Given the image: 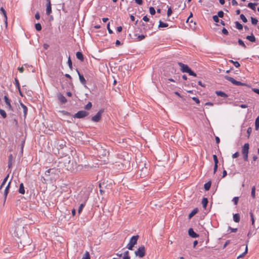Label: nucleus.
Segmentation results:
<instances>
[{
    "instance_id": "f257e3e1",
    "label": "nucleus",
    "mask_w": 259,
    "mask_h": 259,
    "mask_svg": "<svg viewBox=\"0 0 259 259\" xmlns=\"http://www.w3.org/2000/svg\"><path fill=\"white\" fill-rule=\"evenodd\" d=\"M178 65L181 67V70L183 72H186L188 73L190 75H192L195 77L196 76V74L192 71L187 65L184 64L181 62H179Z\"/></svg>"
},
{
    "instance_id": "f03ea898",
    "label": "nucleus",
    "mask_w": 259,
    "mask_h": 259,
    "mask_svg": "<svg viewBox=\"0 0 259 259\" xmlns=\"http://www.w3.org/2000/svg\"><path fill=\"white\" fill-rule=\"evenodd\" d=\"M136 256L140 258L143 257L146 254V248L144 245L140 246L137 250L135 251Z\"/></svg>"
},
{
    "instance_id": "7ed1b4c3",
    "label": "nucleus",
    "mask_w": 259,
    "mask_h": 259,
    "mask_svg": "<svg viewBox=\"0 0 259 259\" xmlns=\"http://www.w3.org/2000/svg\"><path fill=\"white\" fill-rule=\"evenodd\" d=\"M249 144L248 143H245L242 148V154L243 156V159L244 161L248 160V154L249 152Z\"/></svg>"
},
{
    "instance_id": "20e7f679",
    "label": "nucleus",
    "mask_w": 259,
    "mask_h": 259,
    "mask_svg": "<svg viewBox=\"0 0 259 259\" xmlns=\"http://www.w3.org/2000/svg\"><path fill=\"white\" fill-rule=\"evenodd\" d=\"M224 77L226 80L230 81L231 83H232L234 85H241V86L246 85V83H242L240 81H237L234 78H233L231 77H230L229 76L226 75Z\"/></svg>"
},
{
    "instance_id": "39448f33",
    "label": "nucleus",
    "mask_w": 259,
    "mask_h": 259,
    "mask_svg": "<svg viewBox=\"0 0 259 259\" xmlns=\"http://www.w3.org/2000/svg\"><path fill=\"white\" fill-rule=\"evenodd\" d=\"M103 112V109H101L95 116L92 117V120L94 122H99L101 119L102 114Z\"/></svg>"
},
{
    "instance_id": "423d86ee",
    "label": "nucleus",
    "mask_w": 259,
    "mask_h": 259,
    "mask_svg": "<svg viewBox=\"0 0 259 259\" xmlns=\"http://www.w3.org/2000/svg\"><path fill=\"white\" fill-rule=\"evenodd\" d=\"M78 198L79 202H82L83 203H85L89 197L88 195L84 192H80L78 194Z\"/></svg>"
},
{
    "instance_id": "0eeeda50",
    "label": "nucleus",
    "mask_w": 259,
    "mask_h": 259,
    "mask_svg": "<svg viewBox=\"0 0 259 259\" xmlns=\"http://www.w3.org/2000/svg\"><path fill=\"white\" fill-rule=\"evenodd\" d=\"M89 114L88 112L87 111L81 110L77 112L74 115V117L77 118H83L87 116H88Z\"/></svg>"
},
{
    "instance_id": "6e6552de",
    "label": "nucleus",
    "mask_w": 259,
    "mask_h": 259,
    "mask_svg": "<svg viewBox=\"0 0 259 259\" xmlns=\"http://www.w3.org/2000/svg\"><path fill=\"white\" fill-rule=\"evenodd\" d=\"M4 99L7 105L6 108L10 111H13V107L11 104V100L9 99L7 96H5Z\"/></svg>"
},
{
    "instance_id": "1a4fd4ad",
    "label": "nucleus",
    "mask_w": 259,
    "mask_h": 259,
    "mask_svg": "<svg viewBox=\"0 0 259 259\" xmlns=\"http://www.w3.org/2000/svg\"><path fill=\"white\" fill-rule=\"evenodd\" d=\"M0 11L4 16V21L6 27L7 28V26H8V17L7 16L6 12L3 7H2L1 8Z\"/></svg>"
},
{
    "instance_id": "9d476101",
    "label": "nucleus",
    "mask_w": 259,
    "mask_h": 259,
    "mask_svg": "<svg viewBox=\"0 0 259 259\" xmlns=\"http://www.w3.org/2000/svg\"><path fill=\"white\" fill-rule=\"evenodd\" d=\"M139 237L138 235L132 236L131 237V238L130 239L129 243L135 246L137 243V241L139 239Z\"/></svg>"
},
{
    "instance_id": "9b49d317",
    "label": "nucleus",
    "mask_w": 259,
    "mask_h": 259,
    "mask_svg": "<svg viewBox=\"0 0 259 259\" xmlns=\"http://www.w3.org/2000/svg\"><path fill=\"white\" fill-rule=\"evenodd\" d=\"M188 234L192 238H196L199 236V235L196 233L193 229L190 228L188 230Z\"/></svg>"
},
{
    "instance_id": "f8f14e48",
    "label": "nucleus",
    "mask_w": 259,
    "mask_h": 259,
    "mask_svg": "<svg viewBox=\"0 0 259 259\" xmlns=\"http://www.w3.org/2000/svg\"><path fill=\"white\" fill-rule=\"evenodd\" d=\"M58 100L60 101L61 103L64 104L66 103L67 100L66 98L61 94H59L57 96Z\"/></svg>"
},
{
    "instance_id": "ddd939ff",
    "label": "nucleus",
    "mask_w": 259,
    "mask_h": 259,
    "mask_svg": "<svg viewBox=\"0 0 259 259\" xmlns=\"http://www.w3.org/2000/svg\"><path fill=\"white\" fill-rule=\"evenodd\" d=\"M10 184H11V182H9L5 189V191H4V199H5V200H6L8 194L9 193V188L10 187Z\"/></svg>"
},
{
    "instance_id": "4468645a",
    "label": "nucleus",
    "mask_w": 259,
    "mask_h": 259,
    "mask_svg": "<svg viewBox=\"0 0 259 259\" xmlns=\"http://www.w3.org/2000/svg\"><path fill=\"white\" fill-rule=\"evenodd\" d=\"M77 73L78 74V76H79V80L81 82V83L82 84H85L86 83V80L85 79H84L83 75L81 74L77 70Z\"/></svg>"
},
{
    "instance_id": "2eb2a0df",
    "label": "nucleus",
    "mask_w": 259,
    "mask_h": 259,
    "mask_svg": "<svg viewBox=\"0 0 259 259\" xmlns=\"http://www.w3.org/2000/svg\"><path fill=\"white\" fill-rule=\"evenodd\" d=\"M51 13H52L51 4V3H47V9H46V14L49 15Z\"/></svg>"
},
{
    "instance_id": "dca6fc26",
    "label": "nucleus",
    "mask_w": 259,
    "mask_h": 259,
    "mask_svg": "<svg viewBox=\"0 0 259 259\" xmlns=\"http://www.w3.org/2000/svg\"><path fill=\"white\" fill-rule=\"evenodd\" d=\"M76 58L81 61L84 60L83 55L80 52H77L76 54Z\"/></svg>"
},
{
    "instance_id": "f3484780",
    "label": "nucleus",
    "mask_w": 259,
    "mask_h": 259,
    "mask_svg": "<svg viewBox=\"0 0 259 259\" xmlns=\"http://www.w3.org/2000/svg\"><path fill=\"white\" fill-rule=\"evenodd\" d=\"M198 208H195L194 209L191 213L188 215V219H191L197 212H198Z\"/></svg>"
},
{
    "instance_id": "a211bd4d",
    "label": "nucleus",
    "mask_w": 259,
    "mask_h": 259,
    "mask_svg": "<svg viewBox=\"0 0 259 259\" xmlns=\"http://www.w3.org/2000/svg\"><path fill=\"white\" fill-rule=\"evenodd\" d=\"M20 105H21V107L23 109V112L24 116L25 117L26 115H27V108L23 103H21Z\"/></svg>"
},
{
    "instance_id": "6ab92c4d",
    "label": "nucleus",
    "mask_w": 259,
    "mask_h": 259,
    "mask_svg": "<svg viewBox=\"0 0 259 259\" xmlns=\"http://www.w3.org/2000/svg\"><path fill=\"white\" fill-rule=\"evenodd\" d=\"M135 36H137V37L136 38V41H141V40H143L144 39H145L146 37V35H145L144 34H141V35H137V34H135Z\"/></svg>"
},
{
    "instance_id": "aec40b11",
    "label": "nucleus",
    "mask_w": 259,
    "mask_h": 259,
    "mask_svg": "<svg viewBox=\"0 0 259 259\" xmlns=\"http://www.w3.org/2000/svg\"><path fill=\"white\" fill-rule=\"evenodd\" d=\"M257 5L256 3H249L247 5V7L253 11H255V6Z\"/></svg>"
},
{
    "instance_id": "412c9836",
    "label": "nucleus",
    "mask_w": 259,
    "mask_h": 259,
    "mask_svg": "<svg viewBox=\"0 0 259 259\" xmlns=\"http://www.w3.org/2000/svg\"><path fill=\"white\" fill-rule=\"evenodd\" d=\"M19 192L21 194H24L25 193V189L23 183H21L20 185Z\"/></svg>"
},
{
    "instance_id": "4be33fe9",
    "label": "nucleus",
    "mask_w": 259,
    "mask_h": 259,
    "mask_svg": "<svg viewBox=\"0 0 259 259\" xmlns=\"http://www.w3.org/2000/svg\"><path fill=\"white\" fill-rule=\"evenodd\" d=\"M122 259H131L128 251H125L123 253Z\"/></svg>"
},
{
    "instance_id": "5701e85b",
    "label": "nucleus",
    "mask_w": 259,
    "mask_h": 259,
    "mask_svg": "<svg viewBox=\"0 0 259 259\" xmlns=\"http://www.w3.org/2000/svg\"><path fill=\"white\" fill-rule=\"evenodd\" d=\"M233 220L236 223H238L240 221V215L238 213L234 214Z\"/></svg>"
},
{
    "instance_id": "b1692460",
    "label": "nucleus",
    "mask_w": 259,
    "mask_h": 259,
    "mask_svg": "<svg viewBox=\"0 0 259 259\" xmlns=\"http://www.w3.org/2000/svg\"><path fill=\"white\" fill-rule=\"evenodd\" d=\"M215 93L218 96L221 97L226 98L227 97V95L222 91H217Z\"/></svg>"
},
{
    "instance_id": "393cba45",
    "label": "nucleus",
    "mask_w": 259,
    "mask_h": 259,
    "mask_svg": "<svg viewBox=\"0 0 259 259\" xmlns=\"http://www.w3.org/2000/svg\"><path fill=\"white\" fill-rule=\"evenodd\" d=\"M246 38L251 42L255 41V37L253 34L247 36Z\"/></svg>"
},
{
    "instance_id": "a878e982",
    "label": "nucleus",
    "mask_w": 259,
    "mask_h": 259,
    "mask_svg": "<svg viewBox=\"0 0 259 259\" xmlns=\"http://www.w3.org/2000/svg\"><path fill=\"white\" fill-rule=\"evenodd\" d=\"M259 128V116L256 118L255 121V129L257 131Z\"/></svg>"
},
{
    "instance_id": "bb28decb",
    "label": "nucleus",
    "mask_w": 259,
    "mask_h": 259,
    "mask_svg": "<svg viewBox=\"0 0 259 259\" xmlns=\"http://www.w3.org/2000/svg\"><path fill=\"white\" fill-rule=\"evenodd\" d=\"M210 187H211V182H208L207 183H205L204 186V188L206 191L209 190Z\"/></svg>"
},
{
    "instance_id": "cd10ccee",
    "label": "nucleus",
    "mask_w": 259,
    "mask_h": 259,
    "mask_svg": "<svg viewBox=\"0 0 259 259\" xmlns=\"http://www.w3.org/2000/svg\"><path fill=\"white\" fill-rule=\"evenodd\" d=\"M202 204L203 205V207L204 208H205L207 203H208V200L206 198H203L202 200Z\"/></svg>"
},
{
    "instance_id": "c85d7f7f",
    "label": "nucleus",
    "mask_w": 259,
    "mask_h": 259,
    "mask_svg": "<svg viewBox=\"0 0 259 259\" xmlns=\"http://www.w3.org/2000/svg\"><path fill=\"white\" fill-rule=\"evenodd\" d=\"M247 251H248V247H247V244H246V247H245V251L243 253H242L241 254H240L237 257V258H241V257H242L244 256L247 253Z\"/></svg>"
},
{
    "instance_id": "c756f323",
    "label": "nucleus",
    "mask_w": 259,
    "mask_h": 259,
    "mask_svg": "<svg viewBox=\"0 0 259 259\" xmlns=\"http://www.w3.org/2000/svg\"><path fill=\"white\" fill-rule=\"evenodd\" d=\"M168 25L167 23H163L161 21H159V27H168Z\"/></svg>"
},
{
    "instance_id": "7c9ffc66",
    "label": "nucleus",
    "mask_w": 259,
    "mask_h": 259,
    "mask_svg": "<svg viewBox=\"0 0 259 259\" xmlns=\"http://www.w3.org/2000/svg\"><path fill=\"white\" fill-rule=\"evenodd\" d=\"M255 187L253 186L251 188V195L253 198H255Z\"/></svg>"
},
{
    "instance_id": "2f4dec72",
    "label": "nucleus",
    "mask_w": 259,
    "mask_h": 259,
    "mask_svg": "<svg viewBox=\"0 0 259 259\" xmlns=\"http://www.w3.org/2000/svg\"><path fill=\"white\" fill-rule=\"evenodd\" d=\"M235 25H236V28H237L239 30H242L243 28V26L242 25V24H241L238 21H236L235 22Z\"/></svg>"
},
{
    "instance_id": "473e14b6",
    "label": "nucleus",
    "mask_w": 259,
    "mask_h": 259,
    "mask_svg": "<svg viewBox=\"0 0 259 259\" xmlns=\"http://www.w3.org/2000/svg\"><path fill=\"white\" fill-rule=\"evenodd\" d=\"M0 114L4 118H5L7 117V114L5 111L3 109H0Z\"/></svg>"
},
{
    "instance_id": "72a5a7b5",
    "label": "nucleus",
    "mask_w": 259,
    "mask_h": 259,
    "mask_svg": "<svg viewBox=\"0 0 259 259\" xmlns=\"http://www.w3.org/2000/svg\"><path fill=\"white\" fill-rule=\"evenodd\" d=\"M82 259H90V255L88 251H86Z\"/></svg>"
},
{
    "instance_id": "f704fd0d",
    "label": "nucleus",
    "mask_w": 259,
    "mask_h": 259,
    "mask_svg": "<svg viewBox=\"0 0 259 259\" xmlns=\"http://www.w3.org/2000/svg\"><path fill=\"white\" fill-rule=\"evenodd\" d=\"M229 61H230V62H231L232 63H233V65H234L236 67H237V68L239 67H240V63H239L238 62H237V61H233V60H230Z\"/></svg>"
},
{
    "instance_id": "c9c22d12",
    "label": "nucleus",
    "mask_w": 259,
    "mask_h": 259,
    "mask_svg": "<svg viewBox=\"0 0 259 259\" xmlns=\"http://www.w3.org/2000/svg\"><path fill=\"white\" fill-rule=\"evenodd\" d=\"M15 83L17 89L18 90V91H20V85L18 80L16 78L15 79Z\"/></svg>"
},
{
    "instance_id": "e433bc0d",
    "label": "nucleus",
    "mask_w": 259,
    "mask_h": 259,
    "mask_svg": "<svg viewBox=\"0 0 259 259\" xmlns=\"http://www.w3.org/2000/svg\"><path fill=\"white\" fill-rule=\"evenodd\" d=\"M35 28L37 31H40L41 30V26L40 23H38L35 25Z\"/></svg>"
},
{
    "instance_id": "4c0bfd02",
    "label": "nucleus",
    "mask_w": 259,
    "mask_h": 259,
    "mask_svg": "<svg viewBox=\"0 0 259 259\" xmlns=\"http://www.w3.org/2000/svg\"><path fill=\"white\" fill-rule=\"evenodd\" d=\"M13 158V156L12 154H10L9 156V162H8V166L10 167L12 166V160Z\"/></svg>"
},
{
    "instance_id": "58836bf2",
    "label": "nucleus",
    "mask_w": 259,
    "mask_h": 259,
    "mask_svg": "<svg viewBox=\"0 0 259 259\" xmlns=\"http://www.w3.org/2000/svg\"><path fill=\"white\" fill-rule=\"evenodd\" d=\"M85 203H82L81 204H80L79 208H78V213H80V212H81L83 207L85 205Z\"/></svg>"
},
{
    "instance_id": "ea45409f",
    "label": "nucleus",
    "mask_w": 259,
    "mask_h": 259,
    "mask_svg": "<svg viewBox=\"0 0 259 259\" xmlns=\"http://www.w3.org/2000/svg\"><path fill=\"white\" fill-rule=\"evenodd\" d=\"M251 20L252 24L254 25H256L258 22V20L256 18L252 17H251Z\"/></svg>"
},
{
    "instance_id": "a19ab883",
    "label": "nucleus",
    "mask_w": 259,
    "mask_h": 259,
    "mask_svg": "<svg viewBox=\"0 0 259 259\" xmlns=\"http://www.w3.org/2000/svg\"><path fill=\"white\" fill-rule=\"evenodd\" d=\"M240 17L243 22L246 23L247 22L246 18L243 14H241Z\"/></svg>"
},
{
    "instance_id": "79ce46f5",
    "label": "nucleus",
    "mask_w": 259,
    "mask_h": 259,
    "mask_svg": "<svg viewBox=\"0 0 259 259\" xmlns=\"http://www.w3.org/2000/svg\"><path fill=\"white\" fill-rule=\"evenodd\" d=\"M250 218H251L252 225L254 226L255 220H254V216H253V213L250 212Z\"/></svg>"
},
{
    "instance_id": "37998d69",
    "label": "nucleus",
    "mask_w": 259,
    "mask_h": 259,
    "mask_svg": "<svg viewBox=\"0 0 259 259\" xmlns=\"http://www.w3.org/2000/svg\"><path fill=\"white\" fill-rule=\"evenodd\" d=\"M92 104L91 102H89L85 106L84 108L87 110H89L91 108Z\"/></svg>"
},
{
    "instance_id": "c03bdc74",
    "label": "nucleus",
    "mask_w": 259,
    "mask_h": 259,
    "mask_svg": "<svg viewBox=\"0 0 259 259\" xmlns=\"http://www.w3.org/2000/svg\"><path fill=\"white\" fill-rule=\"evenodd\" d=\"M149 12L151 15H154L155 14V10L154 8L152 7H150Z\"/></svg>"
},
{
    "instance_id": "a18cd8bd",
    "label": "nucleus",
    "mask_w": 259,
    "mask_h": 259,
    "mask_svg": "<svg viewBox=\"0 0 259 259\" xmlns=\"http://www.w3.org/2000/svg\"><path fill=\"white\" fill-rule=\"evenodd\" d=\"M232 201L234 202V203L235 205H237L238 202V201H239V197H234Z\"/></svg>"
},
{
    "instance_id": "49530a36",
    "label": "nucleus",
    "mask_w": 259,
    "mask_h": 259,
    "mask_svg": "<svg viewBox=\"0 0 259 259\" xmlns=\"http://www.w3.org/2000/svg\"><path fill=\"white\" fill-rule=\"evenodd\" d=\"M238 44H239V45L242 46L244 48H246L245 45L244 44V42L241 39H239Z\"/></svg>"
},
{
    "instance_id": "de8ad7c7",
    "label": "nucleus",
    "mask_w": 259,
    "mask_h": 259,
    "mask_svg": "<svg viewBox=\"0 0 259 259\" xmlns=\"http://www.w3.org/2000/svg\"><path fill=\"white\" fill-rule=\"evenodd\" d=\"M134 247V245L130 244V243H128L127 246H126V248L130 250H133V247Z\"/></svg>"
},
{
    "instance_id": "09e8293b",
    "label": "nucleus",
    "mask_w": 259,
    "mask_h": 259,
    "mask_svg": "<svg viewBox=\"0 0 259 259\" xmlns=\"http://www.w3.org/2000/svg\"><path fill=\"white\" fill-rule=\"evenodd\" d=\"M172 12L171 7H169L167 12V16L169 17L171 15Z\"/></svg>"
},
{
    "instance_id": "8fccbe9b",
    "label": "nucleus",
    "mask_w": 259,
    "mask_h": 259,
    "mask_svg": "<svg viewBox=\"0 0 259 259\" xmlns=\"http://www.w3.org/2000/svg\"><path fill=\"white\" fill-rule=\"evenodd\" d=\"M213 159L214 162V164H218V157L216 155H213Z\"/></svg>"
},
{
    "instance_id": "3c124183",
    "label": "nucleus",
    "mask_w": 259,
    "mask_h": 259,
    "mask_svg": "<svg viewBox=\"0 0 259 259\" xmlns=\"http://www.w3.org/2000/svg\"><path fill=\"white\" fill-rule=\"evenodd\" d=\"M219 17L223 18L224 16V12L222 11L218 12V15Z\"/></svg>"
},
{
    "instance_id": "603ef678",
    "label": "nucleus",
    "mask_w": 259,
    "mask_h": 259,
    "mask_svg": "<svg viewBox=\"0 0 259 259\" xmlns=\"http://www.w3.org/2000/svg\"><path fill=\"white\" fill-rule=\"evenodd\" d=\"M212 19L215 22H219V17L217 15H214L212 17Z\"/></svg>"
},
{
    "instance_id": "864d4df0",
    "label": "nucleus",
    "mask_w": 259,
    "mask_h": 259,
    "mask_svg": "<svg viewBox=\"0 0 259 259\" xmlns=\"http://www.w3.org/2000/svg\"><path fill=\"white\" fill-rule=\"evenodd\" d=\"M68 64L69 68L70 69H72V62H71V60L70 57H69L68 60Z\"/></svg>"
},
{
    "instance_id": "5fc2aeb1",
    "label": "nucleus",
    "mask_w": 259,
    "mask_h": 259,
    "mask_svg": "<svg viewBox=\"0 0 259 259\" xmlns=\"http://www.w3.org/2000/svg\"><path fill=\"white\" fill-rule=\"evenodd\" d=\"M252 132V128L249 127L247 128V133L248 134V138L249 137L251 133Z\"/></svg>"
},
{
    "instance_id": "6e6d98bb",
    "label": "nucleus",
    "mask_w": 259,
    "mask_h": 259,
    "mask_svg": "<svg viewBox=\"0 0 259 259\" xmlns=\"http://www.w3.org/2000/svg\"><path fill=\"white\" fill-rule=\"evenodd\" d=\"M60 112L62 113L63 115L69 116L70 115V114L66 111L63 110V111H60Z\"/></svg>"
},
{
    "instance_id": "4d7b16f0",
    "label": "nucleus",
    "mask_w": 259,
    "mask_h": 259,
    "mask_svg": "<svg viewBox=\"0 0 259 259\" xmlns=\"http://www.w3.org/2000/svg\"><path fill=\"white\" fill-rule=\"evenodd\" d=\"M107 27V29H108V32L110 34H112L113 33V31H112V30L110 28V23H108Z\"/></svg>"
},
{
    "instance_id": "13d9d810",
    "label": "nucleus",
    "mask_w": 259,
    "mask_h": 259,
    "mask_svg": "<svg viewBox=\"0 0 259 259\" xmlns=\"http://www.w3.org/2000/svg\"><path fill=\"white\" fill-rule=\"evenodd\" d=\"M239 156V153L238 152H235L234 154H233L232 157L233 158H237Z\"/></svg>"
},
{
    "instance_id": "bf43d9fd",
    "label": "nucleus",
    "mask_w": 259,
    "mask_h": 259,
    "mask_svg": "<svg viewBox=\"0 0 259 259\" xmlns=\"http://www.w3.org/2000/svg\"><path fill=\"white\" fill-rule=\"evenodd\" d=\"M192 100L194 101L197 104H199L200 103L199 100L196 97H193Z\"/></svg>"
},
{
    "instance_id": "052dcab7",
    "label": "nucleus",
    "mask_w": 259,
    "mask_h": 259,
    "mask_svg": "<svg viewBox=\"0 0 259 259\" xmlns=\"http://www.w3.org/2000/svg\"><path fill=\"white\" fill-rule=\"evenodd\" d=\"M222 33L225 35H227L228 34V31L226 28H224L222 29Z\"/></svg>"
},
{
    "instance_id": "680f3d73",
    "label": "nucleus",
    "mask_w": 259,
    "mask_h": 259,
    "mask_svg": "<svg viewBox=\"0 0 259 259\" xmlns=\"http://www.w3.org/2000/svg\"><path fill=\"white\" fill-rule=\"evenodd\" d=\"M9 178V175H8L4 179L3 182H2L3 185H5L6 182L8 180V179Z\"/></svg>"
},
{
    "instance_id": "e2e57ef3",
    "label": "nucleus",
    "mask_w": 259,
    "mask_h": 259,
    "mask_svg": "<svg viewBox=\"0 0 259 259\" xmlns=\"http://www.w3.org/2000/svg\"><path fill=\"white\" fill-rule=\"evenodd\" d=\"M135 2L138 5H142L143 4V0H134Z\"/></svg>"
},
{
    "instance_id": "0e129e2a",
    "label": "nucleus",
    "mask_w": 259,
    "mask_h": 259,
    "mask_svg": "<svg viewBox=\"0 0 259 259\" xmlns=\"http://www.w3.org/2000/svg\"><path fill=\"white\" fill-rule=\"evenodd\" d=\"M252 91L253 92L255 93L256 94H257L258 95H259V89L253 88L252 89Z\"/></svg>"
},
{
    "instance_id": "69168bd1",
    "label": "nucleus",
    "mask_w": 259,
    "mask_h": 259,
    "mask_svg": "<svg viewBox=\"0 0 259 259\" xmlns=\"http://www.w3.org/2000/svg\"><path fill=\"white\" fill-rule=\"evenodd\" d=\"M35 18L37 20H39L40 18L39 14L38 12H37L35 15Z\"/></svg>"
},
{
    "instance_id": "338daca9",
    "label": "nucleus",
    "mask_w": 259,
    "mask_h": 259,
    "mask_svg": "<svg viewBox=\"0 0 259 259\" xmlns=\"http://www.w3.org/2000/svg\"><path fill=\"white\" fill-rule=\"evenodd\" d=\"M232 4L233 6H237L238 5V3L236 0H232Z\"/></svg>"
},
{
    "instance_id": "774afa93",
    "label": "nucleus",
    "mask_w": 259,
    "mask_h": 259,
    "mask_svg": "<svg viewBox=\"0 0 259 259\" xmlns=\"http://www.w3.org/2000/svg\"><path fill=\"white\" fill-rule=\"evenodd\" d=\"M143 20L145 21V22H148L149 21V19L147 17V16H145L143 18Z\"/></svg>"
}]
</instances>
